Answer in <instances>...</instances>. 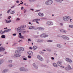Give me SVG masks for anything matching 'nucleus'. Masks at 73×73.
I'll return each instance as SVG.
<instances>
[{
  "instance_id": "1",
  "label": "nucleus",
  "mask_w": 73,
  "mask_h": 73,
  "mask_svg": "<svg viewBox=\"0 0 73 73\" xmlns=\"http://www.w3.org/2000/svg\"><path fill=\"white\" fill-rule=\"evenodd\" d=\"M15 53H16V54H14V56H15V57H21V54H20V52L18 50H16L15 51Z\"/></svg>"
},
{
  "instance_id": "2",
  "label": "nucleus",
  "mask_w": 73,
  "mask_h": 73,
  "mask_svg": "<svg viewBox=\"0 0 73 73\" xmlns=\"http://www.w3.org/2000/svg\"><path fill=\"white\" fill-rule=\"evenodd\" d=\"M52 3H53V1L52 0L46 1L45 2V4L48 5H51Z\"/></svg>"
},
{
  "instance_id": "3",
  "label": "nucleus",
  "mask_w": 73,
  "mask_h": 73,
  "mask_svg": "<svg viewBox=\"0 0 73 73\" xmlns=\"http://www.w3.org/2000/svg\"><path fill=\"white\" fill-rule=\"evenodd\" d=\"M69 19H70V17L68 16H66L63 18V20L64 21H67L69 20Z\"/></svg>"
},
{
  "instance_id": "4",
  "label": "nucleus",
  "mask_w": 73,
  "mask_h": 73,
  "mask_svg": "<svg viewBox=\"0 0 73 73\" xmlns=\"http://www.w3.org/2000/svg\"><path fill=\"white\" fill-rule=\"evenodd\" d=\"M25 31V29H22V27H19L17 29V32H20L21 31Z\"/></svg>"
},
{
  "instance_id": "5",
  "label": "nucleus",
  "mask_w": 73,
  "mask_h": 73,
  "mask_svg": "<svg viewBox=\"0 0 73 73\" xmlns=\"http://www.w3.org/2000/svg\"><path fill=\"white\" fill-rule=\"evenodd\" d=\"M40 37H48V36L46 34L43 33L40 35Z\"/></svg>"
},
{
  "instance_id": "6",
  "label": "nucleus",
  "mask_w": 73,
  "mask_h": 73,
  "mask_svg": "<svg viewBox=\"0 0 73 73\" xmlns=\"http://www.w3.org/2000/svg\"><path fill=\"white\" fill-rule=\"evenodd\" d=\"M31 25V26H29L27 27L28 29H33L34 28V26H33Z\"/></svg>"
},
{
  "instance_id": "7",
  "label": "nucleus",
  "mask_w": 73,
  "mask_h": 73,
  "mask_svg": "<svg viewBox=\"0 0 73 73\" xmlns=\"http://www.w3.org/2000/svg\"><path fill=\"white\" fill-rule=\"evenodd\" d=\"M46 24L48 25H52L53 24L52 22L51 21H47Z\"/></svg>"
},
{
  "instance_id": "8",
  "label": "nucleus",
  "mask_w": 73,
  "mask_h": 73,
  "mask_svg": "<svg viewBox=\"0 0 73 73\" xmlns=\"http://www.w3.org/2000/svg\"><path fill=\"white\" fill-rule=\"evenodd\" d=\"M18 51L20 52H23L24 51V48L23 47H19L18 49Z\"/></svg>"
},
{
  "instance_id": "9",
  "label": "nucleus",
  "mask_w": 73,
  "mask_h": 73,
  "mask_svg": "<svg viewBox=\"0 0 73 73\" xmlns=\"http://www.w3.org/2000/svg\"><path fill=\"white\" fill-rule=\"evenodd\" d=\"M27 54L29 55H30L31 56H33V54L31 51H28L27 52Z\"/></svg>"
},
{
  "instance_id": "10",
  "label": "nucleus",
  "mask_w": 73,
  "mask_h": 73,
  "mask_svg": "<svg viewBox=\"0 0 73 73\" xmlns=\"http://www.w3.org/2000/svg\"><path fill=\"white\" fill-rule=\"evenodd\" d=\"M66 60L68 62H72V60L68 58H66Z\"/></svg>"
},
{
  "instance_id": "11",
  "label": "nucleus",
  "mask_w": 73,
  "mask_h": 73,
  "mask_svg": "<svg viewBox=\"0 0 73 73\" xmlns=\"http://www.w3.org/2000/svg\"><path fill=\"white\" fill-rule=\"evenodd\" d=\"M38 15L40 17H43L44 16V14L41 13H38Z\"/></svg>"
},
{
  "instance_id": "12",
  "label": "nucleus",
  "mask_w": 73,
  "mask_h": 73,
  "mask_svg": "<svg viewBox=\"0 0 73 73\" xmlns=\"http://www.w3.org/2000/svg\"><path fill=\"white\" fill-rule=\"evenodd\" d=\"M37 58H38V59H39L40 61H43V59L42 58V57H41V56H40L38 55L37 56Z\"/></svg>"
},
{
  "instance_id": "13",
  "label": "nucleus",
  "mask_w": 73,
  "mask_h": 73,
  "mask_svg": "<svg viewBox=\"0 0 73 73\" xmlns=\"http://www.w3.org/2000/svg\"><path fill=\"white\" fill-rule=\"evenodd\" d=\"M57 64H58V66H60L61 68L62 67V66L61 65V63L60 62H58L57 63Z\"/></svg>"
},
{
  "instance_id": "14",
  "label": "nucleus",
  "mask_w": 73,
  "mask_h": 73,
  "mask_svg": "<svg viewBox=\"0 0 73 73\" xmlns=\"http://www.w3.org/2000/svg\"><path fill=\"white\" fill-rule=\"evenodd\" d=\"M68 68L67 67L65 69L66 70H70V69H72V68L70 67V66L69 65L68 66Z\"/></svg>"
},
{
  "instance_id": "15",
  "label": "nucleus",
  "mask_w": 73,
  "mask_h": 73,
  "mask_svg": "<svg viewBox=\"0 0 73 73\" xmlns=\"http://www.w3.org/2000/svg\"><path fill=\"white\" fill-rule=\"evenodd\" d=\"M20 70L21 71H25V72H27V70H24V68H20Z\"/></svg>"
},
{
  "instance_id": "16",
  "label": "nucleus",
  "mask_w": 73,
  "mask_h": 73,
  "mask_svg": "<svg viewBox=\"0 0 73 73\" xmlns=\"http://www.w3.org/2000/svg\"><path fill=\"white\" fill-rule=\"evenodd\" d=\"M5 49L4 48H3V47H0V52H1V50H3V51H4V50H5Z\"/></svg>"
},
{
  "instance_id": "17",
  "label": "nucleus",
  "mask_w": 73,
  "mask_h": 73,
  "mask_svg": "<svg viewBox=\"0 0 73 73\" xmlns=\"http://www.w3.org/2000/svg\"><path fill=\"white\" fill-rule=\"evenodd\" d=\"M36 21H40V19H35L33 21V22H35Z\"/></svg>"
},
{
  "instance_id": "18",
  "label": "nucleus",
  "mask_w": 73,
  "mask_h": 73,
  "mask_svg": "<svg viewBox=\"0 0 73 73\" xmlns=\"http://www.w3.org/2000/svg\"><path fill=\"white\" fill-rule=\"evenodd\" d=\"M38 29L40 30V31H44V29L43 27H39L38 28Z\"/></svg>"
},
{
  "instance_id": "19",
  "label": "nucleus",
  "mask_w": 73,
  "mask_h": 73,
  "mask_svg": "<svg viewBox=\"0 0 73 73\" xmlns=\"http://www.w3.org/2000/svg\"><path fill=\"white\" fill-rule=\"evenodd\" d=\"M37 47L35 46H34L33 47L32 49H33V50H36V49H37Z\"/></svg>"
},
{
  "instance_id": "20",
  "label": "nucleus",
  "mask_w": 73,
  "mask_h": 73,
  "mask_svg": "<svg viewBox=\"0 0 73 73\" xmlns=\"http://www.w3.org/2000/svg\"><path fill=\"white\" fill-rule=\"evenodd\" d=\"M21 27H22V29H24L23 28H26V25H24L23 26H21Z\"/></svg>"
},
{
  "instance_id": "21",
  "label": "nucleus",
  "mask_w": 73,
  "mask_h": 73,
  "mask_svg": "<svg viewBox=\"0 0 73 73\" xmlns=\"http://www.w3.org/2000/svg\"><path fill=\"white\" fill-rule=\"evenodd\" d=\"M5 21H6V23H11V20L8 21V20L6 19L5 20Z\"/></svg>"
},
{
  "instance_id": "22",
  "label": "nucleus",
  "mask_w": 73,
  "mask_h": 73,
  "mask_svg": "<svg viewBox=\"0 0 73 73\" xmlns=\"http://www.w3.org/2000/svg\"><path fill=\"white\" fill-rule=\"evenodd\" d=\"M69 27L70 28H73V25H69Z\"/></svg>"
},
{
  "instance_id": "23",
  "label": "nucleus",
  "mask_w": 73,
  "mask_h": 73,
  "mask_svg": "<svg viewBox=\"0 0 73 73\" xmlns=\"http://www.w3.org/2000/svg\"><path fill=\"white\" fill-rule=\"evenodd\" d=\"M63 38L65 40H69V38L67 37H63Z\"/></svg>"
},
{
  "instance_id": "24",
  "label": "nucleus",
  "mask_w": 73,
  "mask_h": 73,
  "mask_svg": "<svg viewBox=\"0 0 73 73\" xmlns=\"http://www.w3.org/2000/svg\"><path fill=\"white\" fill-rule=\"evenodd\" d=\"M15 13V11H11L10 12V13L11 14H14Z\"/></svg>"
},
{
  "instance_id": "25",
  "label": "nucleus",
  "mask_w": 73,
  "mask_h": 73,
  "mask_svg": "<svg viewBox=\"0 0 73 73\" xmlns=\"http://www.w3.org/2000/svg\"><path fill=\"white\" fill-rule=\"evenodd\" d=\"M47 42H53V40H48L47 41Z\"/></svg>"
},
{
  "instance_id": "26",
  "label": "nucleus",
  "mask_w": 73,
  "mask_h": 73,
  "mask_svg": "<svg viewBox=\"0 0 73 73\" xmlns=\"http://www.w3.org/2000/svg\"><path fill=\"white\" fill-rule=\"evenodd\" d=\"M53 66L55 67H57V65L56 64V63H54Z\"/></svg>"
},
{
  "instance_id": "27",
  "label": "nucleus",
  "mask_w": 73,
  "mask_h": 73,
  "mask_svg": "<svg viewBox=\"0 0 73 73\" xmlns=\"http://www.w3.org/2000/svg\"><path fill=\"white\" fill-rule=\"evenodd\" d=\"M57 2H59V3H61V1L60 0H55Z\"/></svg>"
},
{
  "instance_id": "28",
  "label": "nucleus",
  "mask_w": 73,
  "mask_h": 73,
  "mask_svg": "<svg viewBox=\"0 0 73 73\" xmlns=\"http://www.w3.org/2000/svg\"><path fill=\"white\" fill-rule=\"evenodd\" d=\"M57 46L58 47V48H61V46H60V44L57 45Z\"/></svg>"
},
{
  "instance_id": "29",
  "label": "nucleus",
  "mask_w": 73,
  "mask_h": 73,
  "mask_svg": "<svg viewBox=\"0 0 73 73\" xmlns=\"http://www.w3.org/2000/svg\"><path fill=\"white\" fill-rule=\"evenodd\" d=\"M20 19L19 18H17L16 19V21H20Z\"/></svg>"
},
{
  "instance_id": "30",
  "label": "nucleus",
  "mask_w": 73,
  "mask_h": 73,
  "mask_svg": "<svg viewBox=\"0 0 73 73\" xmlns=\"http://www.w3.org/2000/svg\"><path fill=\"white\" fill-rule=\"evenodd\" d=\"M34 29H35V30H37V29H38V27H34Z\"/></svg>"
},
{
  "instance_id": "31",
  "label": "nucleus",
  "mask_w": 73,
  "mask_h": 73,
  "mask_svg": "<svg viewBox=\"0 0 73 73\" xmlns=\"http://www.w3.org/2000/svg\"><path fill=\"white\" fill-rule=\"evenodd\" d=\"M7 71H8V70L5 69L3 71V73H4V72H7Z\"/></svg>"
},
{
  "instance_id": "32",
  "label": "nucleus",
  "mask_w": 73,
  "mask_h": 73,
  "mask_svg": "<svg viewBox=\"0 0 73 73\" xmlns=\"http://www.w3.org/2000/svg\"><path fill=\"white\" fill-rule=\"evenodd\" d=\"M63 33H66V31H65V30H63Z\"/></svg>"
},
{
  "instance_id": "33",
  "label": "nucleus",
  "mask_w": 73,
  "mask_h": 73,
  "mask_svg": "<svg viewBox=\"0 0 73 73\" xmlns=\"http://www.w3.org/2000/svg\"><path fill=\"white\" fill-rule=\"evenodd\" d=\"M11 9H9V10H8L7 11V13H9L10 11H11Z\"/></svg>"
},
{
  "instance_id": "34",
  "label": "nucleus",
  "mask_w": 73,
  "mask_h": 73,
  "mask_svg": "<svg viewBox=\"0 0 73 73\" xmlns=\"http://www.w3.org/2000/svg\"><path fill=\"white\" fill-rule=\"evenodd\" d=\"M3 63V61L0 60V65Z\"/></svg>"
},
{
  "instance_id": "35",
  "label": "nucleus",
  "mask_w": 73,
  "mask_h": 73,
  "mask_svg": "<svg viewBox=\"0 0 73 73\" xmlns=\"http://www.w3.org/2000/svg\"><path fill=\"white\" fill-rule=\"evenodd\" d=\"M7 32H9V31H11V29H7Z\"/></svg>"
},
{
  "instance_id": "36",
  "label": "nucleus",
  "mask_w": 73,
  "mask_h": 73,
  "mask_svg": "<svg viewBox=\"0 0 73 73\" xmlns=\"http://www.w3.org/2000/svg\"><path fill=\"white\" fill-rule=\"evenodd\" d=\"M63 29H60V32H63Z\"/></svg>"
},
{
  "instance_id": "37",
  "label": "nucleus",
  "mask_w": 73,
  "mask_h": 73,
  "mask_svg": "<svg viewBox=\"0 0 73 73\" xmlns=\"http://www.w3.org/2000/svg\"><path fill=\"white\" fill-rule=\"evenodd\" d=\"M4 31L5 32H6V33L8 32V30L7 29L4 30Z\"/></svg>"
},
{
  "instance_id": "38",
  "label": "nucleus",
  "mask_w": 73,
  "mask_h": 73,
  "mask_svg": "<svg viewBox=\"0 0 73 73\" xmlns=\"http://www.w3.org/2000/svg\"><path fill=\"white\" fill-rule=\"evenodd\" d=\"M5 33V31H3L1 33V35H3V33Z\"/></svg>"
},
{
  "instance_id": "39",
  "label": "nucleus",
  "mask_w": 73,
  "mask_h": 73,
  "mask_svg": "<svg viewBox=\"0 0 73 73\" xmlns=\"http://www.w3.org/2000/svg\"><path fill=\"white\" fill-rule=\"evenodd\" d=\"M13 36H16V33H14L13 34Z\"/></svg>"
},
{
  "instance_id": "40",
  "label": "nucleus",
  "mask_w": 73,
  "mask_h": 73,
  "mask_svg": "<svg viewBox=\"0 0 73 73\" xmlns=\"http://www.w3.org/2000/svg\"><path fill=\"white\" fill-rule=\"evenodd\" d=\"M9 17H8V19H9V20H11V17L9 16Z\"/></svg>"
},
{
  "instance_id": "41",
  "label": "nucleus",
  "mask_w": 73,
  "mask_h": 73,
  "mask_svg": "<svg viewBox=\"0 0 73 73\" xmlns=\"http://www.w3.org/2000/svg\"><path fill=\"white\" fill-rule=\"evenodd\" d=\"M8 62H12V60H9L8 61Z\"/></svg>"
},
{
  "instance_id": "42",
  "label": "nucleus",
  "mask_w": 73,
  "mask_h": 73,
  "mask_svg": "<svg viewBox=\"0 0 73 73\" xmlns=\"http://www.w3.org/2000/svg\"><path fill=\"white\" fill-rule=\"evenodd\" d=\"M24 13H25V12H27V10L25 9H24Z\"/></svg>"
},
{
  "instance_id": "43",
  "label": "nucleus",
  "mask_w": 73,
  "mask_h": 73,
  "mask_svg": "<svg viewBox=\"0 0 73 73\" xmlns=\"http://www.w3.org/2000/svg\"><path fill=\"white\" fill-rule=\"evenodd\" d=\"M60 25H61V26H62V25H63V24H62V23H60Z\"/></svg>"
},
{
  "instance_id": "44",
  "label": "nucleus",
  "mask_w": 73,
  "mask_h": 73,
  "mask_svg": "<svg viewBox=\"0 0 73 73\" xmlns=\"http://www.w3.org/2000/svg\"><path fill=\"white\" fill-rule=\"evenodd\" d=\"M23 60H27V59L26 58H23Z\"/></svg>"
},
{
  "instance_id": "45",
  "label": "nucleus",
  "mask_w": 73,
  "mask_h": 73,
  "mask_svg": "<svg viewBox=\"0 0 73 73\" xmlns=\"http://www.w3.org/2000/svg\"><path fill=\"white\" fill-rule=\"evenodd\" d=\"M28 58H31V56L29 55L28 56Z\"/></svg>"
},
{
  "instance_id": "46",
  "label": "nucleus",
  "mask_w": 73,
  "mask_h": 73,
  "mask_svg": "<svg viewBox=\"0 0 73 73\" xmlns=\"http://www.w3.org/2000/svg\"><path fill=\"white\" fill-rule=\"evenodd\" d=\"M24 37H19V38H24Z\"/></svg>"
},
{
  "instance_id": "47",
  "label": "nucleus",
  "mask_w": 73,
  "mask_h": 73,
  "mask_svg": "<svg viewBox=\"0 0 73 73\" xmlns=\"http://www.w3.org/2000/svg\"><path fill=\"white\" fill-rule=\"evenodd\" d=\"M19 1H16V3H19Z\"/></svg>"
},
{
  "instance_id": "48",
  "label": "nucleus",
  "mask_w": 73,
  "mask_h": 73,
  "mask_svg": "<svg viewBox=\"0 0 73 73\" xmlns=\"http://www.w3.org/2000/svg\"><path fill=\"white\" fill-rule=\"evenodd\" d=\"M19 36H21V33H19Z\"/></svg>"
},
{
  "instance_id": "49",
  "label": "nucleus",
  "mask_w": 73,
  "mask_h": 73,
  "mask_svg": "<svg viewBox=\"0 0 73 73\" xmlns=\"http://www.w3.org/2000/svg\"><path fill=\"white\" fill-rule=\"evenodd\" d=\"M24 9V7H22L21 8V10H23Z\"/></svg>"
},
{
  "instance_id": "50",
  "label": "nucleus",
  "mask_w": 73,
  "mask_h": 73,
  "mask_svg": "<svg viewBox=\"0 0 73 73\" xmlns=\"http://www.w3.org/2000/svg\"><path fill=\"white\" fill-rule=\"evenodd\" d=\"M1 37H5V36L4 35H2Z\"/></svg>"
},
{
  "instance_id": "51",
  "label": "nucleus",
  "mask_w": 73,
  "mask_h": 73,
  "mask_svg": "<svg viewBox=\"0 0 73 73\" xmlns=\"http://www.w3.org/2000/svg\"><path fill=\"white\" fill-rule=\"evenodd\" d=\"M40 11V10H36L35 11V12H39V11Z\"/></svg>"
},
{
  "instance_id": "52",
  "label": "nucleus",
  "mask_w": 73,
  "mask_h": 73,
  "mask_svg": "<svg viewBox=\"0 0 73 73\" xmlns=\"http://www.w3.org/2000/svg\"><path fill=\"white\" fill-rule=\"evenodd\" d=\"M10 68H11V67H12V65H9Z\"/></svg>"
},
{
  "instance_id": "53",
  "label": "nucleus",
  "mask_w": 73,
  "mask_h": 73,
  "mask_svg": "<svg viewBox=\"0 0 73 73\" xmlns=\"http://www.w3.org/2000/svg\"><path fill=\"white\" fill-rule=\"evenodd\" d=\"M28 40L29 41H31V40L30 39H29Z\"/></svg>"
},
{
  "instance_id": "54",
  "label": "nucleus",
  "mask_w": 73,
  "mask_h": 73,
  "mask_svg": "<svg viewBox=\"0 0 73 73\" xmlns=\"http://www.w3.org/2000/svg\"><path fill=\"white\" fill-rule=\"evenodd\" d=\"M15 7V6L14 5L13 6H12V7H11V8H14V7Z\"/></svg>"
},
{
  "instance_id": "55",
  "label": "nucleus",
  "mask_w": 73,
  "mask_h": 73,
  "mask_svg": "<svg viewBox=\"0 0 73 73\" xmlns=\"http://www.w3.org/2000/svg\"><path fill=\"white\" fill-rule=\"evenodd\" d=\"M62 37H66V36L65 35H63L62 36Z\"/></svg>"
},
{
  "instance_id": "56",
  "label": "nucleus",
  "mask_w": 73,
  "mask_h": 73,
  "mask_svg": "<svg viewBox=\"0 0 73 73\" xmlns=\"http://www.w3.org/2000/svg\"><path fill=\"white\" fill-rule=\"evenodd\" d=\"M37 21H36V23H38V24H39V22H38Z\"/></svg>"
},
{
  "instance_id": "57",
  "label": "nucleus",
  "mask_w": 73,
  "mask_h": 73,
  "mask_svg": "<svg viewBox=\"0 0 73 73\" xmlns=\"http://www.w3.org/2000/svg\"><path fill=\"white\" fill-rule=\"evenodd\" d=\"M1 37L2 38H5V37Z\"/></svg>"
},
{
  "instance_id": "58",
  "label": "nucleus",
  "mask_w": 73,
  "mask_h": 73,
  "mask_svg": "<svg viewBox=\"0 0 73 73\" xmlns=\"http://www.w3.org/2000/svg\"><path fill=\"white\" fill-rule=\"evenodd\" d=\"M23 33H26V31H23Z\"/></svg>"
},
{
  "instance_id": "59",
  "label": "nucleus",
  "mask_w": 73,
  "mask_h": 73,
  "mask_svg": "<svg viewBox=\"0 0 73 73\" xmlns=\"http://www.w3.org/2000/svg\"><path fill=\"white\" fill-rule=\"evenodd\" d=\"M29 48L30 49H32V48L31 47H30Z\"/></svg>"
},
{
  "instance_id": "60",
  "label": "nucleus",
  "mask_w": 73,
  "mask_h": 73,
  "mask_svg": "<svg viewBox=\"0 0 73 73\" xmlns=\"http://www.w3.org/2000/svg\"><path fill=\"white\" fill-rule=\"evenodd\" d=\"M4 29H8V28L6 27V28H4Z\"/></svg>"
},
{
  "instance_id": "61",
  "label": "nucleus",
  "mask_w": 73,
  "mask_h": 73,
  "mask_svg": "<svg viewBox=\"0 0 73 73\" xmlns=\"http://www.w3.org/2000/svg\"><path fill=\"white\" fill-rule=\"evenodd\" d=\"M23 2H22L21 3H20V4L22 5V4H23Z\"/></svg>"
},
{
  "instance_id": "62",
  "label": "nucleus",
  "mask_w": 73,
  "mask_h": 73,
  "mask_svg": "<svg viewBox=\"0 0 73 73\" xmlns=\"http://www.w3.org/2000/svg\"><path fill=\"white\" fill-rule=\"evenodd\" d=\"M30 2H32V0H29Z\"/></svg>"
},
{
  "instance_id": "63",
  "label": "nucleus",
  "mask_w": 73,
  "mask_h": 73,
  "mask_svg": "<svg viewBox=\"0 0 73 73\" xmlns=\"http://www.w3.org/2000/svg\"><path fill=\"white\" fill-rule=\"evenodd\" d=\"M51 59H52V60H54V58L53 57H52L51 58Z\"/></svg>"
},
{
  "instance_id": "64",
  "label": "nucleus",
  "mask_w": 73,
  "mask_h": 73,
  "mask_svg": "<svg viewBox=\"0 0 73 73\" xmlns=\"http://www.w3.org/2000/svg\"><path fill=\"white\" fill-rule=\"evenodd\" d=\"M33 65L34 66H35V64L34 63V64H33Z\"/></svg>"
}]
</instances>
